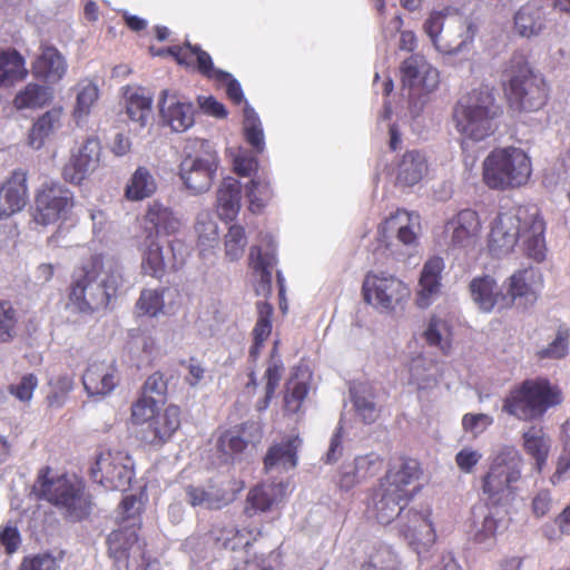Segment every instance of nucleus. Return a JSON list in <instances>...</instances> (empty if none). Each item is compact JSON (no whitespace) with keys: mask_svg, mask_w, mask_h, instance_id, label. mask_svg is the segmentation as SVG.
Here are the masks:
<instances>
[{"mask_svg":"<svg viewBox=\"0 0 570 570\" xmlns=\"http://www.w3.org/2000/svg\"><path fill=\"white\" fill-rule=\"evenodd\" d=\"M124 283L119 262L105 253H92L73 269L67 287L68 306L80 314L107 309Z\"/></svg>","mask_w":570,"mask_h":570,"instance_id":"nucleus-1","label":"nucleus"},{"mask_svg":"<svg viewBox=\"0 0 570 570\" xmlns=\"http://www.w3.org/2000/svg\"><path fill=\"white\" fill-rule=\"evenodd\" d=\"M546 223L537 205L527 204L500 212L494 218L489 248L495 256L509 254L520 240L525 255L537 262L546 257Z\"/></svg>","mask_w":570,"mask_h":570,"instance_id":"nucleus-2","label":"nucleus"},{"mask_svg":"<svg viewBox=\"0 0 570 570\" xmlns=\"http://www.w3.org/2000/svg\"><path fill=\"white\" fill-rule=\"evenodd\" d=\"M50 466H42L37 474L32 492L39 500L56 507L67 519L80 521L90 511V497L82 480L66 474L52 476Z\"/></svg>","mask_w":570,"mask_h":570,"instance_id":"nucleus-3","label":"nucleus"},{"mask_svg":"<svg viewBox=\"0 0 570 570\" xmlns=\"http://www.w3.org/2000/svg\"><path fill=\"white\" fill-rule=\"evenodd\" d=\"M482 181L491 190L509 191L524 187L531 179L532 159L520 147H497L482 161Z\"/></svg>","mask_w":570,"mask_h":570,"instance_id":"nucleus-4","label":"nucleus"},{"mask_svg":"<svg viewBox=\"0 0 570 570\" xmlns=\"http://www.w3.org/2000/svg\"><path fill=\"white\" fill-rule=\"evenodd\" d=\"M562 402V390L547 377L538 376L513 386L503 400L502 410L528 422L543 417L548 410Z\"/></svg>","mask_w":570,"mask_h":570,"instance_id":"nucleus-5","label":"nucleus"},{"mask_svg":"<svg viewBox=\"0 0 570 570\" xmlns=\"http://www.w3.org/2000/svg\"><path fill=\"white\" fill-rule=\"evenodd\" d=\"M522 464L523 458L514 446L505 445L497 453L480 480L485 507H502L514 500Z\"/></svg>","mask_w":570,"mask_h":570,"instance_id":"nucleus-6","label":"nucleus"},{"mask_svg":"<svg viewBox=\"0 0 570 570\" xmlns=\"http://www.w3.org/2000/svg\"><path fill=\"white\" fill-rule=\"evenodd\" d=\"M503 90L509 107L517 111H535L548 101L546 80L533 72L523 55L514 53L504 70Z\"/></svg>","mask_w":570,"mask_h":570,"instance_id":"nucleus-7","label":"nucleus"},{"mask_svg":"<svg viewBox=\"0 0 570 570\" xmlns=\"http://www.w3.org/2000/svg\"><path fill=\"white\" fill-rule=\"evenodd\" d=\"M498 116L499 107L488 89L469 92L456 104L453 112L458 131L474 141H481L497 130Z\"/></svg>","mask_w":570,"mask_h":570,"instance_id":"nucleus-8","label":"nucleus"},{"mask_svg":"<svg viewBox=\"0 0 570 570\" xmlns=\"http://www.w3.org/2000/svg\"><path fill=\"white\" fill-rule=\"evenodd\" d=\"M75 195L60 181L43 183L35 195L33 220L42 226L67 220L75 207Z\"/></svg>","mask_w":570,"mask_h":570,"instance_id":"nucleus-9","label":"nucleus"},{"mask_svg":"<svg viewBox=\"0 0 570 570\" xmlns=\"http://www.w3.org/2000/svg\"><path fill=\"white\" fill-rule=\"evenodd\" d=\"M262 534V530L258 528L244 527L238 529L232 523L218 521L212 524L207 538L214 548L236 553L235 559L238 562L232 570H242L250 561L253 543Z\"/></svg>","mask_w":570,"mask_h":570,"instance_id":"nucleus-10","label":"nucleus"},{"mask_svg":"<svg viewBox=\"0 0 570 570\" xmlns=\"http://www.w3.org/2000/svg\"><path fill=\"white\" fill-rule=\"evenodd\" d=\"M362 293L366 303L389 312L403 308L411 297V291L403 281L393 275L373 272L365 275Z\"/></svg>","mask_w":570,"mask_h":570,"instance_id":"nucleus-11","label":"nucleus"},{"mask_svg":"<svg viewBox=\"0 0 570 570\" xmlns=\"http://www.w3.org/2000/svg\"><path fill=\"white\" fill-rule=\"evenodd\" d=\"M90 475L106 490L125 491L134 478V463L127 452L107 450L98 454Z\"/></svg>","mask_w":570,"mask_h":570,"instance_id":"nucleus-12","label":"nucleus"},{"mask_svg":"<svg viewBox=\"0 0 570 570\" xmlns=\"http://www.w3.org/2000/svg\"><path fill=\"white\" fill-rule=\"evenodd\" d=\"M139 528L134 522L112 531L107 538L110 558L117 564H124L125 570H146V544L139 541Z\"/></svg>","mask_w":570,"mask_h":570,"instance_id":"nucleus-13","label":"nucleus"},{"mask_svg":"<svg viewBox=\"0 0 570 570\" xmlns=\"http://www.w3.org/2000/svg\"><path fill=\"white\" fill-rule=\"evenodd\" d=\"M244 488L243 480L225 476L210 480L207 488L188 485L185 492L191 507L205 505L210 510H220L233 503Z\"/></svg>","mask_w":570,"mask_h":570,"instance_id":"nucleus-14","label":"nucleus"},{"mask_svg":"<svg viewBox=\"0 0 570 570\" xmlns=\"http://www.w3.org/2000/svg\"><path fill=\"white\" fill-rule=\"evenodd\" d=\"M218 169L217 154L198 150L187 154L179 165V177L191 194H202L210 189Z\"/></svg>","mask_w":570,"mask_h":570,"instance_id":"nucleus-15","label":"nucleus"},{"mask_svg":"<svg viewBox=\"0 0 570 570\" xmlns=\"http://www.w3.org/2000/svg\"><path fill=\"white\" fill-rule=\"evenodd\" d=\"M482 230L481 217L471 208L459 210L444 225V235L452 248L474 249L481 242Z\"/></svg>","mask_w":570,"mask_h":570,"instance_id":"nucleus-16","label":"nucleus"},{"mask_svg":"<svg viewBox=\"0 0 570 570\" xmlns=\"http://www.w3.org/2000/svg\"><path fill=\"white\" fill-rule=\"evenodd\" d=\"M422 474L423 469L416 459L401 455L390 462L384 476L379 482L399 497L412 500L416 490H411L410 487L417 482Z\"/></svg>","mask_w":570,"mask_h":570,"instance_id":"nucleus-17","label":"nucleus"},{"mask_svg":"<svg viewBox=\"0 0 570 570\" xmlns=\"http://www.w3.org/2000/svg\"><path fill=\"white\" fill-rule=\"evenodd\" d=\"M101 142L92 136L83 140L80 147L71 154L69 161L63 166L62 177L66 181L80 185L89 174L100 164Z\"/></svg>","mask_w":570,"mask_h":570,"instance_id":"nucleus-18","label":"nucleus"},{"mask_svg":"<svg viewBox=\"0 0 570 570\" xmlns=\"http://www.w3.org/2000/svg\"><path fill=\"white\" fill-rule=\"evenodd\" d=\"M28 171L13 169L0 183V220L22 212L29 202Z\"/></svg>","mask_w":570,"mask_h":570,"instance_id":"nucleus-19","label":"nucleus"},{"mask_svg":"<svg viewBox=\"0 0 570 570\" xmlns=\"http://www.w3.org/2000/svg\"><path fill=\"white\" fill-rule=\"evenodd\" d=\"M400 533L417 552L434 544L436 533L431 521V511L420 512L413 509L405 511L400 519Z\"/></svg>","mask_w":570,"mask_h":570,"instance_id":"nucleus-20","label":"nucleus"},{"mask_svg":"<svg viewBox=\"0 0 570 570\" xmlns=\"http://www.w3.org/2000/svg\"><path fill=\"white\" fill-rule=\"evenodd\" d=\"M149 245L144 253L142 271L156 278H161L167 268L173 271L179 269L185 262L186 245L180 239H173L169 242V250L171 256H165L163 248L156 239H149Z\"/></svg>","mask_w":570,"mask_h":570,"instance_id":"nucleus-21","label":"nucleus"},{"mask_svg":"<svg viewBox=\"0 0 570 570\" xmlns=\"http://www.w3.org/2000/svg\"><path fill=\"white\" fill-rule=\"evenodd\" d=\"M401 80L404 87L428 94L439 85V71L422 56L413 55L401 66Z\"/></svg>","mask_w":570,"mask_h":570,"instance_id":"nucleus-22","label":"nucleus"},{"mask_svg":"<svg viewBox=\"0 0 570 570\" xmlns=\"http://www.w3.org/2000/svg\"><path fill=\"white\" fill-rule=\"evenodd\" d=\"M288 494V482H264L253 487L246 497L244 513L254 517L269 512L282 503Z\"/></svg>","mask_w":570,"mask_h":570,"instance_id":"nucleus-23","label":"nucleus"},{"mask_svg":"<svg viewBox=\"0 0 570 570\" xmlns=\"http://www.w3.org/2000/svg\"><path fill=\"white\" fill-rule=\"evenodd\" d=\"M181 411L177 405H168L156 413L142 431V440L153 446H163L179 430Z\"/></svg>","mask_w":570,"mask_h":570,"instance_id":"nucleus-24","label":"nucleus"},{"mask_svg":"<svg viewBox=\"0 0 570 570\" xmlns=\"http://www.w3.org/2000/svg\"><path fill=\"white\" fill-rule=\"evenodd\" d=\"M159 112L163 120L177 132H184L195 122L191 102L181 100L177 94L165 89L159 97Z\"/></svg>","mask_w":570,"mask_h":570,"instance_id":"nucleus-25","label":"nucleus"},{"mask_svg":"<svg viewBox=\"0 0 570 570\" xmlns=\"http://www.w3.org/2000/svg\"><path fill=\"white\" fill-rule=\"evenodd\" d=\"M409 501L406 498L399 497L397 493L387 490V487H382L379 482L371 493L366 510L379 523L389 524L396 517L401 519V515L405 512L404 505Z\"/></svg>","mask_w":570,"mask_h":570,"instance_id":"nucleus-26","label":"nucleus"},{"mask_svg":"<svg viewBox=\"0 0 570 570\" xmlns=\"http://www.w3.org/2000/svg\"><path fill=\"white\" fill-rule=\"evenodd\" d=\"M424 31L431 38L434 47L448 55L456 53L461 51L466 45L473 42L475 35L478 32V26L470 19H463L460 21V28L462 32L460 33V40L454 43H441V31L443 28V16L440 12H433L424 22Z\"/></svg>","mask_w":570,"mask_h":570,"instance_id":"nucleus-27","label":"nucleus"},{"mask_svg":"<svg viewBox=\"0 0 570 570\" xmlns=\"http://www.w3.org/2000/svg\"><path fill=\"white\" fill-rule=\"evenodd\" d=\"M85 391L90 396H106L118 385L117 367L108 362L89 363L82 374Z\"/></svg>","mask_w":570,"mask_h":570,"instance_id":"nucleus-28","label":"nucleus"},{"mask_svg":"<svg viewBox=\"0 0 570 570\" xmlns=\"http://www.w3.org/2000/svg\"><path fill=\"white\" fill-rule=\"evenodd\" d=\"M180 220L174 212L159 202H153L142 217V229L147 239H156L160 235H174L180 228Z\"/></svg>","mask_w":570,"mask_h":570,"instance_id":"nucleus-29","label":"nucleus"},{"mask_svg":"<svg viewBox=\"0 0 570 570\" xmlns=\"http://www.w3.org/2000/svg\"><path fill=\"white\" fill-rule=\"evenodd\" d=\"M67 71V62L59 50L49 45L40 47V53L32 62V75L35 78L49 83L60 81Z\"/></svg>","mask_w":570,"mask_h":570,"instance_id":"nucleus-30","label":"nucleus"},{"mask_svg":"<svg viewBox=\"0 0 570 570\" xmlns=\"http://www.w3.org/2000/svg\"><path fill=\"white\" fill-rule=\"evenodd\" d=\"M277 264L274 248L263 250L261 246H252L248 255V265L253 275L258 278L255 288L257 295L268 296L272 293V274Z\"/></svg>","mask_w":570,"mask_h":570,"instance_id":"nucleus-31","label":"nucleus"},{"mask_svg":"<svg viewBox=\"0 0 570 570\" xmlns=\"http://www.w3.org/2000/svg\"><path fill=\"white\" fill-rule=\"evenodd\" d=\"M443 269L444 262L439 256L431 257L424 263L419 279L420 289L416 295V305L420 308L429 307L439 294Z\"/></svg>","mask_w":570,"mask_h":570,"instance_id":"nucleus-32","label":"nucleus"},{"mask_svg":"<svg viewBox=\"0 0 570 570\" xmlns=\"http://www.w3.org/2000/svg\"><path fill=\"white\" fill-rule=\"evenodd\" d=\"M382 461L379 455L374 454L356 458L353 466L345 468L340 472L336 481L337 488L348 492L362 480L374 476L381 469Z\"/></svg>","mask_w":570,"mask_h":570,"instance_id":"nucleus-33","label":"nucleus"},{"mask_svg":"<svg viewBox=\"0 0 570 570\" xmlns=\"http://www.w3.org/2000/svg\"><path fill=\"white\" fill-rule=\"evenodd\" d=\"M242 185L234 177H226L220 183L216 196V210L222 220L233 222L240 209Z\"/></svg>","mask_w":570,"mask_h":570,"instance_id":"nucleus-34","label":"nucleus"},{"mask_svg":"<svg viewBox=\"0 0 570 570\" xmlns=\"http://www.w3.org/2000/svg\"><path fill=\"white\" fill-rule=\"evenodd\" d=\"M469 287L473 302L483 312H491L497 305L504 307L507 296L499 291L495 279L490 275L474 277Z\"/></svg>","mask_w":570,"mask_h":570,"instance_id":"nucleus-35","label":"nucleus"},{"mask_svg":"<svg viewBox=\"0 0 570 570\" xmlns=\"http://www.w3.org/2000/svg\"><path fill=\"white\" fill-rule=\"evenodd\" d=\"M301 444L298 436L288 438L281 443L271 445L264 458L266 471L275 468L284 470L294 469L297 465V449Z\"/></svg>","mask_w":570,"mask_h":570,"instance_id":"nucleus-36","label":"nucleus"},{"mask_svg":"<svg viewBox=\"0 0 570 570\" xmlns=\"http://www.w3.org/2000/svg\"><path fill=\"white\" fill-rule=\"evenodd\" d=\"M428 171L426 157L419 150H407L396 167V184L414 186Z\"/></svg>","mask_w":570,"mask_h":570,"instance_id":"nucleus-37","label":"nucleus"},{"mask_svg":"<svg viewBox=\"0 0 570 570\" xmlns=\"http://www.w3.org/2000/svg\"><path fill=\"white\" fill-rule=\"evenodd\" d=\"M28 76L26 60L14 48L0 51V87H13Z\"/></svg>","mask_w":570,"mask_h":570,"instance_id":"nucleus-38","label":"nucleus"},{"mask_svg":"<svg viewBox=\"0 0 570 570\" xmlns=\"http://www.w3.org/2000/svg\"><path fill=\"white\" fill-rule=\"evenodd\" d=\"M522 446L528 455L535 461L539 472L547 463L550 452V439L542 426H530L522 433Z\"/></svg>","mask_w":570,"mask_h":570,"instance_id":"nucleus-39","label":"nucleus"},{"mask_svg":"<svg viewBox=\"0 0 570 570\" xmlns=\"http://www.w3.org/2000/svg\"><path fill=\"white\" fill-rule=\"evenodd\" d=\"M256 308L258 317L252 331L253 344L248 352L249 360L254 363L258 360L264 343L272 333V317L274 313V308L268 302H257Z\"/></svg>","mask_w":570,"mask_h":570,"instance_id":"nucleus-40","label":"nucleus"},{"mask_svg":"<svg viewBox=\"0 0 570 570\" xmlns=\"http://www.w3.org/2000/svg\"><path fill=\"white\" fill-rule=\"evenodd\" d=\"M546 24L542 8L535 3H525L514 14V29L521 36H539Z\"/></svg>","mask_w":570,"mask_h":570,"instance_id":"nucleus-41","label":"nucleus"},{"mask_svg":"<svg viewBox=\"0 0 570 570\" xmlns=\"http://www.w3.org/2000/svg\"><path fill=\"white\" fill-rule=\"evenodd\" d=\"M52 98L50 88L36 82H29L16 94L12 106L17 110L41 109L49 105Z\"/></svg>","mask_w":570,"mask_h":570,"instance_id":"nucleus-42","label":"nucleus"},{"mask_svg":"<svg viewBox=\"0 0 570 570\" xmlns=\"http://www.w3.org/2000/svg\"><path fill=\"white\" fill-rule=\"evenodd\" d=\"M61 116V107H53L39 116L30 128L28 136L29 145L35 149L41 148L45 140L59 127Z\"/></svg>","mask_w":570,"mask_h":570,"instance_id":"nucleus-43","label":"nucleus"},{"mask_svg":"<svg viewBox=\"0 0 570 570\" xmlns=\"http://www.w3.org/2000/svg\"><path fill=\"white\" fill-rule=\"evenodd\" d=\"M248 428V423H242L223 432L217 440L218 451L227 456L243 453L250 442Z\"/></svg>","mask_w":570,"mask_h":570,"instance_id":"nucleus-44","label":"nucleus"},{"mask_svg":"<svg viewBox=\"0 0 570 570\" xmlns=\"http://www.w3.org/2000/svg\"><path fill=\"white\" fill-rule=\"evenodd\" d=\"M157 184L150 170L146 167H138L129 179L125 197L128 200L138 202L155 194Z\"/></svg>","mask_w":570,"mask_h":570,"instance_id":"nucleus-45","label":"nucleus"},{"mask_svg":"<svg viewBox=\"0 0 570 570\" xmlns=\"http://www.w3.org/2000/svg\"><path fill=\"white\" fill-rule=\"evenodd\" d=\"M20 313L13 302L0 299V344L11 343L18 335Z\"/></svg>","mask_w":570,"mask_h":570,"instance_id":"nucleus-46","label":"nucleus"},{"mask_svg":"<svg viewBox=\"0 0 570 570\" xmlns=\"http://www.w3.org/2000/svg\"><path fill=\"white\" fill-rule=\"evenodd\" d=\"M362 570H402L399 556L391 547L379 544L373 547L367 559L362 564Z\"/></svg>","mask_w":570,"mask_h":570,"instance_id":"nucleus-47","label":"nucleus"},{"mask_svg":"<svg viewBox=\"0 0 570 570\" xmlns=\"http://www.w3.org/2000/svg\"><path fill=\"white\" fill-rule=\"evenodd\" d=\"M423 337L430 346H435L444 354L451 350L452 331L450 324L436 316H432Z\"/></svg>","mask_w":570,"mask_h":570,"instance_id":"nucleus-48","label":"nucleus"},{"mask_svg":"<svg viewBox=\"0 0 570 570\" xmlns=\"http://www.w3.org/2000/svg\"><path fill=\"white\" fill-rule=\"evenodd\" d=\"M412 215L405 209H397L384 220L381 228L385 233L387 230L397 229V239L404 245H412L416 242V233L410 226Z\"/></svg>","mask_w":570,"mask_h":570,"instance_id":"nucleus-49","label":"nucleus"},{"mask_svg":"<svg viewBox=\"0 0 570 570\" xmlns=\"http://www.w3.org/2000/svg\"><path fill=\"white\" fill-rule=\"evenodd\" d=\"M570 344V331L566 325H560L554 338L546 346L537 351L538 360H561L568 355Z\"/></svg>","mask_w":570,"mask_h":570,"instance_id":"nucleus-50","label":"nucleus"},{"mask_svg":"<svg viewBox=\"0 0 570 570\" xmlns=\"http://www.w3.org/2000/svg\"><path fill=\"white\" fill-rule=\"evenodd\" d=\"M534 277V271L530 269H520L512 274L509 278L508 284V294L507 302L503 303L504 307L510 306L517 298L527 297L532 295V289L529 284Z\"/></svg>","mask_w":570,"mask_h":570,"instance_id":"nucleus-51","label":"nucleus"},{"mask_svg":"<svg viewBox=\"0 0 570 570\" xmlns=\"http://www.w3.org/2000/svg\"><path fill=\"white\" fill-rule=\"evenodd\" d=\"M151 98L139 92L131 94L126 104L128 118L136 122L139 128H144L151 117Z\"/></svg>","mask_w":570,"mask_h":570,"instance_id":"nucleus-52","label":"nucleus"},{"mask_svg":"<svg viewBox=\"0 0 570 570\" xmlns=\"http://www.w3.org/2000/svg\"><path fill=\"white\" fill-rule=\"evenodd\" d=\"M246 196L249 202V210L254 214L262 212L273 196L271 185L265 179H252L246 186Z\"/></svg>","mask_w":570,"mask_h":570,"instance_id":"nucleus-53","label":"nucleus"},{"mask_svg":"<svg viewBox=\"0 0 570 570\" xmlns=\"http://www.w3.org/2000/svg\"><path fill=\"white\" fill-rule=\"evenodd\" d=\"M164 289H142L135 308L138 316L155 317L164 309Z\"/></svg>","mask_w":570,"mask_h":570,"instance_id":"nucleus-54","label":"nucleus"},{"mask_svg":"<svg viewBox=\"0 0 570 570\" xmlns=\"http://www.w3.org/2000/svg\"><path fill=\"white\" fill-rule=\"evenodd\" d=\"M488 512L483 515L480 525L476 527V530L473 535V541L476 544H483L493 547L497 542V531L499 528L500 519L492 511L493 507H487Z\"/></svg>","mask_w":570,"mask_h":570,"instance_id":"nucleus-55","label":"nucleus"},{"mask_svg":"<svg viewBox=\"0 0 570 570\" xmlns=\"http://www.w3.org/2000/svg\"><path fill=\"white\" fill-rule=\"evenodd\" d=\"M244 136L256 153L264 150L265 141L262 124L256 112L249 107L245 108Z\"/></svg>","mask_w":570,"mask_h":570,"instance_id":"nucleus-56","label":"nucleus"},{"mask_svg":"<svg viewBox=\"0 0 570 570\" xmlns=\"http://www.w3.org/2000/svg\"><path fill=\"white\" fill-rule=\"evenodd\" d=\"M284 366L282 361L277 360V362H269L268 366L264 373V379L266 381L265 385V396L264 399L257 402V410L264 411L268 407L276 389L279 385L282 375H283Z\"/></svg>","mask_w":570,"mask_h":570,"instance_id":"nucleus-57","label":"nucleus"},{"mask_svg":"<svg viewBox=\"0 0 570 570\" xmlns=\"http://www.w3.org/2000/svg\"><path fill=\"white\" fill-rule=\"evenodd\" d=\"M247 244L245 229L240 225H232L225 235V256L235 262L243 257Z\"/></svg>","mask_w":570,"mask_h":570,"instance_id":"nucleus-58","label":"nucleus"},{"mask_svg":"<svg viewBox=\"0 0 570 570\" xmlns=\"http://www.w3.org/2000/svg\"><path fill=\"white\" fill-rule=\"evenodd\" d=\"M51 391L48 395V402L51 406H61L66 396L73 389V377L70 374H60L52 377L49 382Z\"/></svg>","mask_w":570,"mask_h":570,"instance_id":"nucleus-59","label":"nucleus"},{"mask_svg":"<svg viewBox=\"0 0 570 570\" xmlns=\"http://www.w3.org/2000/svg\"><path fill=\"white\" fill-rule=\"evenodd\" d=\"M99 97V90L97 86L91 82H88L81 86L80 90L77 94V102L73 110V116L79 119L83 116L89 115L92 105L97 101Z\"/></svg>","mask_w":570,"mask_h":570,"instance_id":"nucleus-60","label":"nucleus"},{"mask_svg":"<svg viewBox=\"0 0 570 570\" xmlns=\"http://www.w3.org/2000/svg\"><path fill=\"white\" fill-rule=\"evenodd\" d=\"M157 401L153 396H142L131 406V421L134 424L149 423L156 415Z\"/></svg>","mask_w":570,"mask_h":570,"instance_id":"nucleus-61","label":"nucleus"},{"mask_svg":"<svg viewBox=\"0 0 570 570\" xmlns=\"http://www.w3.org/2000/svg\"><path fill=\"white\" fill-rule=\"evenodd\" d=\"M195 59V66L199 73L210 80H222L227 78V72L214 67L212 57L208 52L204 51L197 46V53Z\"/></svg>","mask_w":570,"mask_h":570,"instance_id":"nucleus-62","label":"nucleus"},{"mask_svg":"<svg viewBox=\"0 0 570 570\" xmlns=\"http://www.w3.org/2000/svg\"><path fill=\"white\" fill-rule=\"evenodd\" d=\"M307 394L308 385L304 382H295L294 385L287 390L284 396V410L291 414L297 413Z\"/></svg>","mask_w":570,"mask_h":570,"instance_id":"nucleus-63","label":"nucleus"},{"mask_svg":"<svg viewBox=\"0 0 570 570\" xmlns=\"http://www.w3.org/2000/svg\"><path fill=\"white\" fill-rule=\"evenodd\" d=\"M59 562L50 553H38L31 557H24L20 563L19 570H58Z\"/></svg>","mask_w":570,"mask_h":570,"instance_id":"nucleus-64","label":"nucleus"}]
</instances>
